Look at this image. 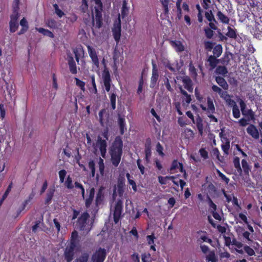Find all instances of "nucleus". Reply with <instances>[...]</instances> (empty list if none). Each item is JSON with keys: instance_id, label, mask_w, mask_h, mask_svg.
Segmentation results:
<instances>
[{"instance_id": "obj_1", "label": "nucleus", "mask_w": 262, "mask_h": 262, "mask_svg": "<svg viewBox=\"0 0 262 262\" xmlns=\"http://www.w3.org/2000/svg\"><path fill=\"white\" fill-rule=\"evenodd\" d=\"M123 141L120 136H116L109 148V154L112 165L117 167L119 164L123 154Z\"/></svg>"}, {"instance_id": "obj_2", "label": "nucleus", "mask_w": 262, "mask_h": 262, "mask_svg": "<svg viewBox=\"0 0 262 262\" xmlns=\"http://www.w3.org/2000/svg\"><path fill=\"white\" fill-rule=\"evenodd\" d=\"M211 90L212 92L217 93L229 106H232V114L234 118L237 119L240 117L239 108L236 102L231 99L232 96L229 95L228 92L222 91L221 88L215 84L211 86Z\"/></svg>"}, {"instance_id": "obj_3", "label": "nucleus", "mask_w": 262, "mask_h": 262, "mask_svg": "<svg viewBox=\"0 0 262 262\" xmlns=\"http://www.w3.org/2000/svg\"><path fill=\"white\" fill-rule=\"evenodd\" d=\"M19 15V8L18 6L17 5L13 7L12 14L10 16L9 30L11 33H14L17 30L19 26L18 19Z\"/></svg>"}, {"instance_id": "obj_4", "label": "nucleus", "mask_w": 262, "mask_h": 262, "mask_svg": "<svg viewBox=\"0 0 262 262\" xmlns=\"http://www.w3.org/2000/svg\"><path fill=\"white\" fill-rule=\"evenodd\" d=\"M95 4L94 7L96 26L98 28H100L102 25V11L103 4L101 0H93Z\"/></svg>"}, {"instance_id": "obj_5", "label": "nucleus", "mask_w": 262, "mask_h": 262, "mask_svg": "<svg viewBox=\"0 0 262 262\" xmlns=\"http://www.w3.org/2000/svg\"><path fill=\"white\" fill-rule=\"evenodd\" d=\"M102 136L105 139H102L100 136H98L97 141V145L98 146L101 156L105 158L106 154L107 142L108 139V132L107 129H105L102 134Z\"/></svg>"}, {"instance_id": "obj_6", "label": "nucleus", "mask_w": 262, "mask_h": 262, "mask_svg": "<svg viewBox=\"0 0 262 262\" xmlns=\"http://www.w3.org/2000/svg\"><path fill=\"white\" fill-rule=\"evenodd\" d=\"M123 202L121 200H118L115 206L113 212L114 222L117 224L121 217V214L123 211Z\"/></svg>"}, {"instance_id": "obj_7", "label": "nucleus", "mask_w": 262, "mask_h": 262, "mask_svg": "<svg viewBox=\"0 0 262 262\" xmlns=\"http://www.w3.org/2000/svg\"><path fill=\"white\" fill-rule=\"evenodd\" d=\"M106 256V251L104 248H99L92 256V262H104Z\"/></svg>"}, {"instance_id": "obj_8", "label": "nucleus", "mask_w": 262, "mask_h": 262, "mask_svg": "<svg viewBox=\"0 0 262 262\" xmlns=\"http://www.w3.org/2000/svg\"><path fill=\"white\" fill-rule=\"evenodd\" d=\"M90 217V215L87 212H83L78 218L76 223V228L80 231H84L86 225L87 220Z\"/></svg>"}, {"instance_id": "obj_9", "label": "nucleus", "mask_w": 262, "mask_h": 262, "mask_svg": "<svg viewBox=\"0 0 262 262\" xmlns=\"http://www.w3.org/2000/svg\"><path fill=\"white\" fill-rule=\"evenodd\" d=\"M102 78L103 82V84L106 92H109L111 90L112 79L108 70L105 68L102 73Z\"/></svg>"}, {"instance_id": "obj_10", "label": "nucleus", "mask_w": 262, "mask_h": 262, "mask_svg": "<svg viewBox=\"0 0 262 262\" xmlns=\"http://www.w3.org/2000/svg\"><path fill=\"white\" fill-rule=\"evenodd\" d=\"M88 53L89 56L92 61V63L93 64V68L95 69H99V62L98 57V55L97 52L95 49L92 48L90 45L87 46Z\"/></svg>"}, {"instance_id": "obj_11", "label": "nucleus", "mask_w": 262, "mask_h": 262, "mask_svg": "<svg viewBox=\"0 0 262 262\" xmlns=\"http://www.w3.org/2000/svg\"><path fill=\"white\" fill-rule=\"evenodd\" d=\"M88 53L89 56L92 61V63L93 64V68L95 69H99V62L98 57V55L97 52L95 49L92 48L90 45L87 46Z\"/></svg>"}, {"instance_id": "obj_12", "label": "nucleus", "mask_w": 262, "mask_h": 262, "mask_svg": "<svg viewBox=\"0 0 262 262\" xmlns=\"http://www.w3.org/2000/svg\"><path fill=\"white\" fill-rule=\"evenodd\" d=\"M112 32L114 39L117 45L120 41L121 37V21L120 18H118V21L114 23L112 28Z\"/></svg>"}, {"instance_id": "obj_13", "label": "nucleus", "mask_w": 262, "mask_h": 262, "mask_svg": "<svg viewBox=\"0 0 262 262\" xmlns=\"http://www.w3.org/2000/svg\"><path fill=\"white\" fill-rule=\"evenodd\" d=\"M103 187H101L97 193L95 202V206L93 209V211H95V214L97 212L99 209V206L103 203L104 201V196L103 192Z\"/></svg>"}, {"instance_id": "obj_14", "label": "nucleus", "mask_w": 262, "mask_h": 262, "mask_svg": "<svg viewBox=\"0 0 262 262\" xmlns=\"http://www.w3.org/2000/svg\"><path fill=\"white\" fill-rule=\"evenodd\" d=\"M76 247L67 245L64 250V257L67 262H71L74 257Z\"/></svg>"}, {"instance_id": "obj_15", "label": "nucleus", "mask_w": 262, "mask_h": 262, "mask_svg": "<svg viewBox=\"0 0 262 262\" xmlns=\"http://www.w3.org/2000/svg\"><path fill=\"white\" fill-rule=\"evenodd\" d=\"M239 104L242 115L245 117H248L251 119L254 118V113L251 109H247L246 104L242 99L239 101Z\"/></svg>"}, {"instance_id": "obj_16", "label": "nucleus", "mask_w": 262, "mask_h": 262, "mask_svg": "<svg viewBox=\"0 0 262 262\" xmlns=\"http://www.w3.org/2000/svg\"><path fill=\"white\" fill-rule=\"evenodd\" d=\"M251 32L256 38L260 39L262 37V20L255 21Z\"/></svg>"}, {"instance_id": "obj_17", "label": "nucleus", "mask_w": 262, "mask_h": 262, "mask_svg": "<svg viewBox=\"0 0 262 262\" xmlns=\"http://www.w3.org/2000/svg\"><path fill=\"white\" fill-rule=\"evenodd\" d=\"M67 60L70 73L72 74H76L77 73V66L73 57L71 54H68Z\"/></svg>"}, {"instance_id": "obj_18", "label": "nucleus", "mask_w": 262, "mask_h": 262, "mask_svg": "<svg viewBox=\"0 0 262 262\" xmlns=\"http://www.w3.org/2000/svg\"><path fill=\"white\" fill-rule=\"evenodd\" d=\"M87 192L89 193L88 197L85 198L84 199L85 201V206L86 208H89L90 207L94 198L95 196V188L94 187L90 188L86 190Z\"/></svg>"}, {"instance_id": "obj_19", "label": "nucleus", "mask_w": 262, "mask_h": 262, "mask_svg": "<svg viewBox=\"0 0 262 262\" xmlns=\"http://www.w3.org/2000/svg\"><path fill=\"white\" fill-rule=\"evenodd\" d=\"M207 107H205L203 104L200 105V107L203 111H207V113H215V108L213 102V100L209 97H207Z\"/></svg>"}, {"instance_id": "obj_20", "label": "nucleus", "mask_w": 262, "mask_h": 262, "mask_svg": "<svg viewBox=\"0 0 262 262\" xmlns=\"http://www.w3.org/2000/svg\"><path fill=\"white\" fill-rule=\"evenodd\" d=\"M183 86L189 92L192 93L193 90V83L191 79L189 77H185L182 79Z\"/></svg>"}, {"instance_id": "obj_21", "label": "nucleus", "mask_w": 262, "mask_h": 262, "mask_svg": "<svg viewBox=\"0 0 262 262\" xmlns=\"http://www.w3.org/2000/svg\"><path fill=\"white\" fill-rule=\"evenodd\" d=\"M179 89L180 90V92L182 95H183V97H182V102L184 104H189L192 99L190 95L188 94L186 91H185L182 88V85H180L179 86Z\"/></svg>"}, {"instance_id": "obj_22", "label": "nucleus", "mask_w": 262, "mask_h": 262, "mask_svg": "<svg viewBox=\"0 0 262 262\" xmlns=\"http://www.w3.org/2000/svg\"><path fill=\"white\" fill-rule=\"evenodd\" d=\"M215 81L222 88V91L227 92L229 89V85L224 78L221 76H216Z\"/></svg>"}, {"instance_id": "obj_23", "label": "nucleus", "mask_w": 262, "mask_h": 262, "mask_svg": "<svg viewBox=\"0 0 262 262\" xmlns=\"http://www.w3.org/2000/svg\"><path fill=\"white\" fill-rule=\"evenodd\" d=\"M247 132L248 134L252 136L254 139H258L259 137V134L258 129L255 125L253 124H250L247 128Z\"/></svg>"}, {"instance_id": "obj_24", "label": "nucleus", "mask_w": 262, "mask_h": 262, "mask_svg": "<svg viewBox=\"0 0 262 262\" xmlns=\"http://www.w3.org/2000/svg\"><path fill=\"white\" fill-rule=\"evenodd\" d=\"M79 243V237L78 232L74 230L72 232L70 238V241L68 245L76 247Z\"/></svg>"}, {"instance_id": "obj_25", "label": "nucleus", "mask_w": 262, "mask_h": 262, "mask_svg": "<svg viewBox=\"0 0 262 262\" xmlns=\"http://www.w3.org/2000/svg\"><path fill=\"white\" fill-rule=\"evenodd\" d=\"M118 125L120 129V134L122 135L126 130L125 119L124 116H118Z\"/></svg>"}, {"instance_id": "obj_26", "label": "nucleus", "mask_w": 262, "mask_h": 262, "mask_svg": "<svg viewBox=\"0 0 262 262\" xmlns=\"http://www.w3.org/2000/svg\"><path fill=\"white\" fill-rule=\"evenodd\" d=\"M153 69L152 71V76L150 80V88H154L156 84L157 81L159 78L158 70L156 69V64H152Z\"/></svg>"}, {"instance_id": "obj_27", "label": "nucleus", "mask_w": 262, "mask_h": 262, "mask_svg": "<svg viewBox=\"0 0 262 262\" xmlns=\"http://www.w3.org/2000/svg\"><path fill=\"white\" fill-rule=\"evenodd\" d=\"M217 57L210 55L208 59L207 62L209 63V66L210 68V70H213L216 67L217 64L219 62V60L217 59Z\"/></svg>"}, {"instance_id": "obj_28", "label": "nucleus", "mask_w": 262, "mask_h": 262, "mask_svg": "<svg viewBox=\"0 0 262 262\" xmlns=\"http://www.w3.org/2000/svg\"><path fill=\"white\" fill-rule=\"evenodd\" d=\"M55 191V189L54 187L48 189L47 193V197L45 201V205H49L51 203Z\"/></svg>"}, {"instance_id": "obj_29", "label": "nucleus", "mask_w": 262, "mask_h": 262, "mask_svg": "<svg viewBox=\"0 0 262 262\" xmlns=\"http://www.w3.org/2000/svg\"><path fill=\"white\" fill-rule=\"evenodd\" d=\"M170 45L175 49L177 52H181L184 50V47L180 41H171Z\"/></svg>"}, {"instance_id": "obj_30", "label": "nucleus", "mask_w": 262, "mask_h": 262, "mask_svg": "<svg viewBox=\"0 0 262 262\" xmlns=\"http://www.w3.org/2000/svg\"><path fill=\"white\" fill-rule=\"evenodd\" d=\"M163 8V15L165 18L169 17V0H160Z\"/></svg>"}, {"instance_id": "obj_31", "label": "nucleus", "mask_w": 262, "mask_h": 262, "mask_svg": "<svg viewBox=\"0 0 262 262\" xmlns=\"http://www.w3.org/2000/svg\"><path fill=\"white\" fill-rule=\"evenodd\" d=\"M145 159L147 162L149 161V158L151 156V151L150 147V139H147L145 147Z\"/></svg>"}, {"instance_id": "obj_32", "label": "nucleus", "mask_w": 262, "mask_h": 262, "mask_svg": "<svg viewBox=\"0 0 262 262\" xmlns=\"http://www.w3.org/2000/svg\"><path fill=\"white\" fill-rule=\"evenodd\" d=\"M218 19L223 24H228L229 23V18L221 11H218L216 14Z\"/></svg>"}, {"instance_id": "obj_33", "label": "nucleus", "mask_w": 262, "mask_h": 262, "mask_svg": "<svg viewBox=\"0 0 262 262\" xmlns=\"http://www.w3.org/2000/svg\"><path fill=\"white\" fill-rule=\"evenodd\" d=\"M212 50V52L213 54L212 56H215L217 58L221 55L223 52V48L222 45L220 44L215 45Z\"/></svg>"}, {"instance_id": "obj_34", "label": "nucleus", "mask_w": 262, "mask_h": 262, "mask_svg": "<svg viewBox=\"0 0 262 262\" xmlns=\"http://www.w3.org/2000/svg\"><path fill=\"white\" fill-rule=\"evenodd\" d=\"M196 125L199 134L202 136L203 133V119L200 116L196 118Z\"/></svg>"}, {"instance_id": "obj_35", "label": "nucleus", "mask_w": 262, "mask_h": 262, "mask_svg": "<svg viewBox=\"0 0 262 262\" xmlns=\"http://www.w3.org/2000/svg\"><path fill=\"white\" fill-rule=\"evenodd\" d=\"M233 164L237 172L239 174H241L242 173V169L240 165V159L238 157H235L233 159Z\"/></svg>"}, {"instance_id": "obj_36", "label": "nucleus", "mask_w": 262, "mask_h": 262, "mask_svg": "<svg viewBox=\"0 0 262 262\" xmlns=\"http://www.w3.org/2000/svg\"><path fill=\"white\" fill-rule=\"evenodd\" d=\"M227 29L228 32L226 33V35L229 38L236 39L237 36L236 30L229 26L228 27Z\"/></svg>"}, {"instance_id": "obj_37", "label": "nucleus", "mask_w": 262, "mask_h": 262, "mask_svg": "<svg viewBox=\"0 0 262 262\" xmlns=\"http://www.w3.org/2000/svg\"><path fill=\"white\" fill-rule=\"evenodd\" d=\"M206 260L207 262H217V259L214 251H211L206 256Z\"/></svg>"}, {"instance_id": "obj_38", "label": "nucleus", "mask_w": 262, "mask_h": 262, "mask_svg": "<svg viewBox=\"0 0 262 262\" xmlns=\"http://www.w3.org/2000/svg\"><path fill=\"white\" fill-rule=\"evenodd\" d=\"M36 29L39 33L42 34L45 36H47L52 38L54 37V34L48 29H46L43 28H36Z\"/></svg>"}, {"instance_id": "obj_39", "label": "nucleus", "mask_w": 262, "mask_h": 262, "mask_svg": "<svg viewBox=\"0 0 262 262\" xmlns=\"http://www.w3.org/2000/svg\"><path fill=\"white\" fill-rule=\"evenodd\" d=\"M242 165L245 174L249 176L251 169L247 161L245 159H243L242 160Z\"/></svg>"}, {"instance_id": "obj_40", "label": "nucleus", "mask_w": 262, "mask_h": 262, "mask_svg": "<svg viewBox=\"0 0 262 262\" xmlns=\"http://www.w3.org/2000/svg\"><path fill=\"white\" fill-rule=\"evenodd\" d=\"M117 95L115 92H111L110 99L111 102V108L113 110L116 108V99Z\"/></svg>"}, {"instance_id": "obj_41", "label": "nucleus", "mask_w": 262, "mask_h": 262, "mask_svg": "<svg viewBox=\"0 0 262 262\" xmlns=\"http://www.w3.org/2000/svg\"><path fill=\"white\" fill-rule=\"evenodd\" d=\"M89 258V254L88 252H84L75 260V262H88Z\"/></svg>"}, {"instance_id": "obj_42", "label": "nucleus", "mask_w": 262, "mask_h": 262, "mask_svg": "<svg viewBox=\"0 0 262 262\" xmlns=\"http://www.w3.org/2000/svg\"><path fill=\"white\" fill-rule=\"evenodd\" d=\"M89 258V254L88 252H84L75 260V262H88Z\"/></svg>"}, {"instance_id": "obj_43", "label": "nucleus", "mask_w": 262, "mask_h": 262, "mask_svg": "<svg viewBox=\"0 0 262 262\" xmlns=\"http://www.w3.org/2000/svg\"><path fill=\"white\" fill-rule=\"evenodd\" d=\"M215 72L217 74L225 76L228 73V70L226 67L220 66L216 68Z\"/></svg>"}, {"instance_id": "obj_44", "label": "nucleus", "mask_w": 262, "mask_h": 262, "mask_svg": "<svg viewBox=\"0 0 262 262\" xmlns=\"http://www.w3.org/2000/svg\"><path fill=\"white\" fill-rule=\"evenodd\" d=\"M128 13V8L127 7L126 2L124 1L122 4V7L121 9V15L122 18H124L127 15Z\"/></svg>"}, {"instance_id": "obj_45", "label": "nucleus", "mask_w": 262, "mask_h": 262, "mask_svg": "<svg viewBox=\"0 0 262 262\" xmlns=\"http://www.w3.org/2000/svg\"><path fill=\"white\" fill-rule=\"evenodd\" d=\"M175 178H176V177L173 176H166L165 177H163L162 176H159L158 177V181H159V183H160L161 184L164 185V184H166V180L167 179L173 180V179H175Z\"/></svg>"}, {"instance_id": "obj_46", "label": "nucleus", "mask_w": 262, "mask_h": 262, "mask_svg": "<svg viewBox=\"0 0 262 262\" xmlns=\"http://www.w3.org/2000/svg\"><path fill=\"white\" fill-rule=\"evenodd\" d=\"M215 45V42L210 41H205L204 42V48L206 51L210 52L213 49Z\"/></svg>"}, {"instance_id": "obj_47", "label": "nucleus", "mask_w": 262, "mask_h": 262, "mask_svg": "<svg viewBox=\"0 0 262 262\" xmlns=\"http://www.w3.org/2000/svg\"><path fill=\"white\" fill-rule=\"evenodd\" d=\"M47 26L51 29H56L57 28V22L53 19H50L46 21Z\"/></svg>"}, {"instance_id": "obj_48", "label": "nucleus", "mask_w": 262, "mask_h": 262, "mask_svg": "<svg viewBox=\"0 0 262 262\" xmlns=\"http://www.w3.org/2000/svg\"><path fill=\"white\" fill-rule=\"evenodd\" d=\"M182 0H177L176 2V7L177 9V17L179 19L182 17V9L181 7Z\"/></svg>"}, {"instance_id": "obj_49", "label": "nucleus", "mask_w": 262, "mask_h": 262, "mask_svg": "<svg viewBox=\"0 0 262 262\" xmlns=\"http://www.w3.org/2000/svg\"><path fill=\"white\" fill-rule=\"evenodd\" d=\"M189 71L190 74L193 77H196L198 75L197 71L192 62L189 64Z\"/></svg>"}, {"instance_id": "obj_50", "label": "nucleus", "mask_w": 262, "mask_h": 262, "mask_svg": "<svg viewBox=\"0 0 262 262\" xmlns=\"http://www.w3.org/2000/svg\"><path fill=\"white\" fill-rule=\"evenodd\" d=\"M126 176L128 180V183L132 186V188H133V190L135 192H136L137 191V185H136V182L134 180H131L130 179V176L129 173H127L126 174Z\"/></svg>"}, {"instance_id": "obj_51", "label": "nucleus", "mask_w": 262, "mask_h": 262, "mask_svg": "<svg viewBox=\"0 0 262 262\" xmlns=\"http://www.w3.org/2000/svg\"><path fill=\"white\" fill-rule=\"evenodd\" d=\"M76 85L78 86L81 90L84 91L85 90V82L78 78H75Z\"/></svg>"}, {"instance_id": "obj_52", "label": "nucleus", "mask_w": 262, "mask_h": 262, "mask_svg": "<svg viewBox=\"0 0 262 262\" xmlns=\"http://www.w3.org/2000/svg\"><path fill=\"white\" fill-rule=\"evenodd\" d=\"M205 17L208 21H211V20H214V16L211 10L205 12Z\"/></svg>"}, {"instance_id": "obj_53", "label": "nucleus", "mask_w": 262, "mask_h": 262, "mask_svg": "<svg viewBox=\"0 0 262 262\" xmlns=\"http://www.w3.org/2000/svg\"><path fill=\"white\" fill-rule=\"evenodd\" d=\"M53 7L55 9V13L59 17L61 18L64 15V13L59 8L57 4H54Z\"/></svg>"}, {"instance_id": "obj_54", "label": "nucleus", "mask_w": 262, "mask_h": 262, "mask_svg": "<svg viewBox=\"0 0 262 262\" xmlns=\"http://www.w3.org/2000/svg\"><path fill=\"white\" fill-rule=\"evenodd\" d=\"M75 186L76 188H79L81 191V195L83 199H85V190L83 185L78 182H75L74 183Z\"/></svg>"}, {"instance_id": "obj_55", "label": "nucleus", "mask_w": 262, "mask_h": 262, "mask_svg": "<svg viewBox=\"0 0 262 262\" xmlns=\"http://www.w3.org/2000/svg\"><path fill=\"white\" fill-rule=\"evenodd\" d=\"M204 32L205 34V36L208 39H211L213 36V30H211L208 27L205 28L204 29Z\"/></svg>"}, {"instance_id": "obj_56", "label": "nucleus", "mask_w": 262, "mask_h": 262, "mask_svg": "<svg viewBox=\"0 0 262 262\" xmlns=\"http://www.w3.org/2000/svg\"><path fill=\"white\" fill-rule=\"evenodd\" d=\"M151 254L149 253H143L141 254V259L142 262H148L151 261Z\"/></svg>"}, {"instance_id": "obj_57", "label": "nucleus", "mask_w": 262, "mask_h": 262, "mask_svg": "<svg viewBox=\"0 0 262 262\" xmlns=\"http://www.w3.org/2000/svg\"><path fill=\"white\" fill-rule=\"evenodd\" d=\"M65 185L67 188L69 189H72L74 188V186L72 184V179L70 176H68V177H67V180L65 182Z\"/></svg>"}, {"instance_id": "obj_58", "label": "nucleus", "mask_w": 262, "mask_h": 262, "mask_svg": "<svg viewBox=\"0 0 262 262\" xmlns=\"http://www.w3.org/2000/svg\"><path fill=\"white\" fill-rule=\"evenodd\" d=\"M244 250L249 256H253L255 254L254 250L247 245L244 247Z\"/></svg>"}, {"instance_id": "obj_59", "label": "nucleus", "mask_w": 262, "mask_h": 262, "mask_svg": "<svg viewBox=\"0 0 262 262\" xmlns=\"http://www.w3.org/2000/svg\"><path fill=\"white\" fill-rule=\"evenodd\" d=\"M221 147L224 154L226 155H228L229 154V150L230 148L229 142H227L225 144H222Z\"/></svg>"}, {"instance_id": "obj_60", "label": "nucleus", "mask_w": 262, "mask_h": 262, "mask_svg": "<svg viewBox=\"0 0 262 262\" xmlns=\"http://www.w3.org/2000/svg\"><path fill=\"white\" fill-rule=\"evenodd\" d=\"M98 164L100 173L101 174L103 175L104 170V164L103 160L101 158H99Z\"/></svg>"}, {"instance_id": "obj_61", "label": "nucleus", "mask_w": 262, "mask_h": 262, "mask_svg": "<svg viewBox=\"0 0 262 262\" xmlns=\"http://www.w3.org/2000/svg\"><path fill=\"white\" fill-rule=\"evenodd\" d=\"M58 174L60 183H63L67 174L66 170L62 169L59 171Z\"/></svg>"}, {"instance_id": "obj_62", "label": "nucleus", "mask_w": 262, "mask_h": 262, "mask_svg": "<svg viewBox=\"0 0 262 262\" xmlns=\"http://www.w3.org/2000/svg\"><path fill=\"white\" fill-rule=\"evenodd\" d=\"M207 199L208 201V204L210 209H211V211H216L217 209L216 205L213 202L210 198L208 195Z\"/></svg>"}, {"instance_id": "obj_63", "label": "nucleus", "mask_w": 262, "mask_h": 262, "mask_svg": "<svg viewBox=\"0 0 262 262\" xmlns=\"http://www.w3.org/2000/svg\"><path fill=\"white\" fill-rule=\"evenodd\" d=\"M199 152L201 156L204 159H207L208 158V153L205 148H201L199 150Z\"/></svg>"}, {"instance_id": "obj_64", "label": "nucleus", "mask_w": 262, "mask_h": 262, "mask_svg": "<svg viewBox=\"0 0 262 262\" xmlns=\"http://www.w3.org/2000/svg\"><path fill=\"white\" fill-rule=\"evenodd\" d=\"M156 238L154 233L146 236V240L148 245H153L154 244V239Z\"/></svg>"}]
</instances>
